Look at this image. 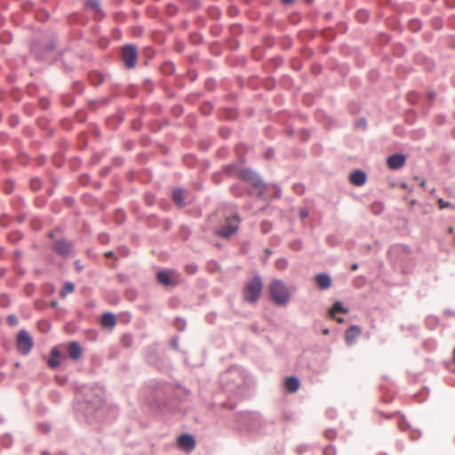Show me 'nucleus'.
<instances>
[{
	"instance_id": "1a4fd4ad",
	"label": "nucleus",
	"mask_w": 455,
	"mask_h": 455,
	"mask_svg": "<svg viewBox=\"0 0 455 455\" xmlns=\"http://www.w3.org/2000/svg\"><path fill=\"white\" fill-rule=\"evenodd\" d=\"M178 444L182 450L191 451L196 447V441L191 435L182 434L178 438Z\"/></svg>"
},
{
	"instance_id": "c85d7f7f",
	"label": "nucleus",
	"mask_w": 455,
	"mask_h": 455,
	"mask_svg": "<svg viewBox=\"0 0 455 455\" xmlns=\"http://www.w3.org/2000/svg\"><path fill=\"white\" fill-rule=\"evenodd\" d=\"M113 254H114V253H113V251H107V252L105 253V256H106V257H112V256H113Z\"/></svg>"
},
{
	"instance_id": "2f4dec72",
	"label": "nucleus",
	"mask_w": 455,
	"mask_h": 455,
	"mask_svg": "<svg viewBox=\"0 0 455 455\" xmlns=\"http://www.w3.org/2000/svg\"><path fill=\"white\" fill-rule=\"evenodd\" d=\"M336 319H337V321H338L339 323H343V321H344V320H343V318H341V317H338V318H336Z\"/></svg>"
},
{
	"instance_id": "bb28decb",
	"label": "nucleus",
	"mask_w": 455,
	"mask_h": 455,
	"mask_svg": "<svg viewBox=\"0 0 455 455\" xmlns=\"http://www.w3.org/2000/svg\"><path fill=\"white\" fill-rule=\"evenodd\" d=\"M419 25H420V24H419V22L418 20H414V21H412V23H411V27H413V28H419Z\"/></svg>"
},
{
	"instance_id": "b1692460",
	"label": "nucleus",
	"mask_w": 455,
	"mask_h": 455,
	"mask_svg": "<svg viewBox=\"0 0 455 455\" xmlns=\"http://www.w3.org/2000/svg\"><path fill=\"white\" fill-rule=\"evenodd\" d=\"M368 12L363 11V10H361L357 12V18L361 20H366L368 19Z\"/></svg>"
},
{
	"instance_id": "0eeeda50",
	"label": "nucleus",
	"mask_w": 455,
	"mask_h": 455,
	"mask_svg": "<svg viewBox=\"0 0 455 455\" xmlns=\"http://www.w3.org/2000/svg\"><path fill=\"white\" fill-rule=\"evenodd\" d=\"M137 49L134 45L129 44L122 48V60L126 68H134L137 62Z\"/></svg>"
},
{
	"instance_id": "f257e3e1",
	"label": "nucleus",
	"mask_w": 455,
	"mask_h": 455,
	"mask_svg": "<svg viewBox=\"0 0 455 455\" xmlns=\"http://www.w3.org/2000/svg\"><path fill=\"white\" fill-rule=\"evenodd\" d=\"M262 290V278L259 275H256L244 283L242 291L243 301L250 304H256L261 296Z\"/></svg>"
},
{
	"instance_id": "6ab92c4d",
	"label": "nucleus",
	"mask_w": 455,
	"mask_h": 455,
	"mask_svg": "<svg viewBox=\"0 0 455 455\" xmlns=\"http://www.w3.org/2000/svg\"><path fill=\"white\" fill-rule=\"evenodd\" d=\"M338 312H343V313H347L348 310L345 307H343V305L340 301H336L332 307L330 309V315L332 316V317H335V315L336 313Z\"/></svg>"
},
{
	"instance_id": "2eb2a0df",
	"label": "nucleus",
	"mask_w": 455,
	"mask_h": 455,
	"mask_svg": "<svg viewBox=\"0 0 455 455\" xmlns=\"http://www.w3.org/2000/svg\"><path fill=\"white\" fill-rule=\"evenodd\" d=\"M116 319L113 313H104L101 316V325L113 329L116 326Z\"/></svg>"
},
{
	"instance_id": "a878e982",
	"label": "nucleus",
	"mask_w": 455,
	"mask_h": 455,
	"mask_svg": "<svg viewBox=\"0 0 455 455\" xmlns=\"http://www.w3.org/2000/svg\"><path fill=\"white\" fill-rule=\"evenodd\" d=\"M61 353L60 349L57 347H54L52 350V358H59L60 356Z\"/></svg>"
},
{
	"instance_id": "72a5a7b5",
	"label": "nucleus",
	"mask_w": 455,
	"mask_h": 455,
	"mask_svg": "<svg viewBox=\"0 0 455 455\" xmlns=\"http://www.w3.org/2000/svg\"><path fill=\"white\" fill-rule=\"evenodd\" d=\"M197 267L196 266L193 267V272H196Z\"/></svg>"
},
{
	"instance_id": "aec40b11",
	"label": "nucleus",
	"mask_w": 455,
	"mask_h": 455,
	"mask_svg": "<svg viewBox=\"0 0 455 455\" xmlns=\"http://www.w3.org/2000/svg\"><path fill=\"white\" fill-rule=\"evenodd\" d=\"M75 290V285L71 282H67L61 291H60V296L61 298H65L68 294L72 293Z\"/></svg>"
},
{
	"instance_id": "a211bd4d",
	"label": "nucleus",
	"mask_w": 455,
	"mask_h": 455,
	"mask_svg": "<svg viewBox=\"0 0 455 455\" xmlns=\"http://www.w3.org/2000/svg\"><path fill=\"white\" fill-rule=\"evenodd\" d=\"M86 4L95 11L100 19H102L104 17V12L100 7L99 0H87Z\"/></svg>"
},
{
	"instance_id": "39448f33",
	"label": "nucleus",
	"mask_w": 455,
	"mask_h": 455,
	"mask_svg": "<svg viewBox=\"0 0 455 455\" xmlns=\"http://www.w3.org/2000/svg\"><path fill=\"white\" fill-rule=\"evenodd\" d=\"M157 282L164 286L178 285L181 283L180 274L174 269H162L157 272Z\"/></svg>"
},
{
	"instance_id": "7ed1b4c3",
	"label": "nucleus",
	"mask_w": 455,
	"mask_h": 455,
	"mask_svg": "<svg viewBox=\"0 0 455 455\" xmlns=\"http://www.w3.org/2000/svg\"><path fill=\"white\" fill-rule=\"evenodd\" d=\"M239 177L241 180L249 183L257 190L259 197H265L267 185L262 181V180L257 173H255L251 170L244 169L239 172Z\"/></svg>"
},
{
	"instance_id": "f704fd0d",
	"label": "nucleus",
	"mask_w": 455,
	"mask_h": 455,
	"mask_svg": "<svg viewBox=\"0 0 455 455\" xmlns=\"http://www.w3.org/2000/svg\"><path fill=\"white\" fill-rule=\"evenodd\" d=\"M365 125V121H363V123H360V125Z\"/></svg>"
},
{
	"instance_id": "cd10ccee",
	"label": "nucleus",
	"mask_w": 455,
	"mask_h": 455,
	"mask_svg": "<svg viewBox=\"0 0 455 455\" xmlns=\"http://www.w3.org/2000/svg\"><path fill=\"white\" fill-rule=\"evenodd\" d=\"M293 1H294V0H282V2H283V4H291V3H293Z\"/></svg>"
},
{
	"instance_id": "412c9836",
	"label": "nucleus",
	"mask_w": 455,
	"mask_h": 455,
	"mask_svg": "<svg viewBox=\"0 0 455 455\" xmlns=\"http://www.w3.org/2000/svg\"><path fill=\"white\" fill-rule=\"evenodd\" d=\"M438 204H439V208L440 209H444V208H455L454 205H452L450 202L448 201H445L443 200V198H439L438 199Z\"/></svg>"
},
{
	"instance_id": "f8f14e48",
	"label": "nucleus",
	"mask_w": 455,
	"mask_h": 455,
	"mask_svg": "<svg viewBox=\"0 0 455 455\" xmlns=\"http://www.w3.org/2000/svg\"><path fill=\"white\" fill-rule=\"evenodd\" d=\"M68 355L73 360H78L82 356V347L76 341H71L68 344Z\"/></svg>"
},
{
	"instance_id": "5701e85b",
	"label": "nucleus",
	"mask_w": 455,
	"mask_h": 455,
	"mask_svg": "<svg viewBox=\"0 0 455 455\" xmlns=\"http://www.w3.org/2000/svg\"><path fill=\"white\" fill-rule=\"evenodd\" d=\"M50 368L55 369L60 365V362L57 358H50L47 362Z\"/></svg>"
},
{
	"instance_id": "f03ea898",
	"label": "nucleus",
	"mask_w": 455,
	"mask_h": 455,
	"mask_svg": "<svg viewBox=\"0 0 455 455\" xmlns=\"http://www.w3.org/2000/svg\"><path fill=\"white\" fill-rule=\"evenodd\" d=\"M270 297L275 304L278 306L286 305L290 299L291 293L285 283L278 279L273 280L268 286Z\"/></svg>"
},
{
	"instance_id": "c9c22d12",
	"label": "nucleus",
	"mask_w": 455,
	"mask_h": 455,
	"mask_svg": "<svg viewBox=\"0 0 455 455\" xmlns=\"http://www.w3.org/2000/svg\"><path fill=\"white\" fill-rule=\"evenodd\" d=\"M365 125V121H363V123H360V125Z\"/></svg>"
},
{
	"instance_id": "c756f323",
	"label": "nucleus",
	"mask_w": 455,
	"mask_h": 455,
	"mask_svg": "<svg viewBox=\"0 0 455 455\" xmlns=\"http://www.w3.org/2000/svg\"><path fill=\"white\" fill-rule=\"evenodd\" d=\"M280 196H281V189L278 188L276 191V197H280Z\"/></svg>"
},
{
	"instance_id": "9d476101",
	"label": "nucleus",
	"mask_w": 455,
	"mask_h": 455,
	"mask_svg": "<svg viewBox=\"0 0 455 455\" xmlns=\"http://www.w3.org/2000/svg\"><path fill=\"white\" fill-rule=\"evenodd\" d=\"M54 250L61 256H68L72 251V245L67 240H58L54 244Z\"/></svg>"
},
{
	"instance_id": "f3484780",
	"label": "nucleus",
	"mask_w": 455,
	"mask_h": 455,
	"mask_svg": "<svg viewBox=\"0 0 455 455\" xmlns=\"http://www.w3.org/2000/svg\"><path fill=\"white\" fill-rule=\"evenodd\" d=\"M184 190L182 188H176L172 192V199L179 206H183L184 203Z\"/></svg>"
},
{
	"instance_id": "6e6552de",
	"label": "nucleus",
	"mask_w": 455,
	"mask_h": 455,
	"mask_svg": "<svg viewBox=\"0 0 455 455\" xmlns=\"http://www.w3.org/2000/svg\"><path fill=\"white\" fill-rule=\"evenodd\" d=\"M406 162V157L403 154H394L387 157V164L391 170H397L402 168Z\"/></svg>"
},
{
	"instance_id": "20e7f679",
	"label": "nucleus",
	"mask_w": 455,
	"mask_h": 455,
	"mask_svg": "<svg viewBox=\"0 0 455 455\" xmlns=\"http://www.w3.org/2000/svg\"><path fill=\"white\" fill-rule=\"evenodd\" d=\"M240 226L238 214L227 217L225 224L217 230L216 234L222 238H228L235 234Z\"/></svg>"
},
{
	"instance_id": "9b49d317",
	"label": "nucleus",
	"mask_w": 455,
	"mask_h": 455,
	"mask_svg": "<svg viewBox=\"0 0 455 455\" xmlns=\"http://www.w3.org/2000/svg\"><path fill=\"white\" fill-rule=\"evenodd\" d=\"M361 332H362V330L359 326H357V325L350 326L347 330L346 334H345V339H346L347 343L349 345L354 344L355 342V340L357 339V338L360 336Z\"/></svg>"
},
{
	"instance_id": "4468645a",
	"label": "nucleus",
	"mask_w": 455,
	"mask_h": 455,
	"mask_svg": "<svg viewBox=\"0 0 455 455\" xmlns=\"http://www.w3.org/2000/svg\"><path fill=\"white\" fill-rule=\"evenodd\" d=\"M315 282L317 286L321 290H326L328 289L331 284V277L326 274H318L315 276Z\"/></svg>"
},
{
	"instance_id": "dca6fc26",
	"label": "nucleus",
	"mask_w": 455,
	"mask_h": 455,
	"mask_svg": "<svg viewBox=\"0 0 455 455\" xmlns=\"http://www.w3.org/2000/svg\"><path fill=\"white\" fill-rule=\"evenodd\" d=\"M299 387V381L296 377H289L285 380V388L291 393L296 392Z\"/></svg>"
},
{
	"instance_id": "423d86ee",
	"label": "nucleus",
	"mask_w": 455,
	"mask_h": 455,
	"mask_svg": "<svg viewBox=\"0 0 455 455\" xmlns=\"http://www.w3.org/2000/svg\"><path fill=\"white\" fill-rule=\"evenodd\" d=\"M33 347V340L30 334L25 331L21 330L19 331L17 336V349L18 351L24 355L29 354Z\"/></svg>"
},
{
	"instance_id": "7c9ffc66",
	"label": "nucleus",
	"mask_w": 455,
	"mask_h": 455,
	"mask_svg": "<svg viewBox=\"0 0 455 455\" xmlns=\"http://www.w3.org/2000/svg\"><path fill=\"white\" fill-rule=\"evenodd\" d=\"M329 332H330V331H329V329H324V330H323V334H324V335H328V334H329Z\"/></svg>"
},
{
	"instance_id": "393cba45",
	"label": "nucleus",
	"mask_w": 455,
	"mask_h": 455,
	"mask_svg": "<svg viewBox=\"0 0 455 455\" xmlns=\"http://www.w3.org/2000/svg\"><path fill=\"white\" fill-rule=\"evenodd\" d=\"M7 322L10 325L14 326L18 323V319L14 315H10L7 317Z\"/></svg>"
},
{
	"instance_id": "4be33fe9",
	"label": "nucleus",
	"mask_w": 455,
	"mask_h": 455,
	"mask_svg": "<svg viewBox=\"0 0 455 455\" xmlns=\"http://www.w3.org/2000/svg\"><path fill=\"white\" fill-rule=\"evenodd\" d=\"M323 455H335L336 454V449L332 445H328L323 448Z\"/></svg>"
},
{
	"instance_id": "473e14b6",
	"label": "nucleus",
	"mask_w": 455,
	"mask_h": 455,
	"mask_svg": "<svg viewBox=\"0 0 455 455\" xmlns=\"http://www.w3.org/2000/svg\"><path fill=\"white\" fill-rule=\"evenodd\" d=\"M352 268H353L354 270H355V269L357 268V265H356V264H354V265L352 266Z\"/></svg>"
},
{
	"instance_id": "ddd939ff",
	"label": "nucleus",
	"mask_w": 455,
	"mask_h": 455,
	"mask_svg": "<svg viewBox=\"0 0 455 455\" xmlns=\"http://www.w3.org/2000/svg\"><path fill=\"white\" fill-rule=\"evenodd\" d=\"M349 180L355 186H363L366 182V174L363 171L355 170L350 174Z\"/></svg>"
}]
</instances>
